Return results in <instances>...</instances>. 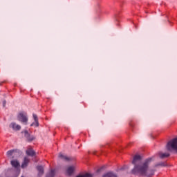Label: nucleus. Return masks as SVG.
Masks as SVG:
<instances>
[{
	"instance_id": "39448f33",
	"label": "nucleus",
	"mask_w": 177,
	"mask_h": 177,
	"mask_svg": "<svg viewBox=\"0 0 177 177\" xmlns=\"http://www.w3.org/2000/svg\"><path fill=\"white\" fill-rule=\"evenodd\" d=\"M8 157H12V158H15V157H19L20 156V151L17 149H12L7 151Z\"/></svg>"
},
{
	"instance_id": "f8f14e48",
	"label": "nucleus",
	"mask_w": 177,
	"mask_h": 177,
	"mask_svg": "<svg viewBox=\"0 0 177 177\" xmlns=\"http://www.w3.org/2000/svg\"><path fill=\"white\" fill-rule=\"evenodd\" d=\"M55 175H56V170L51 169L48 173H47L46 177H55Z\"/></svg>"
},
{
	"instance_id": "f03ea898",
	"label": "nucleus",
	"mask_w": 177,
	"mask_h": 177,
	"mask_svg": "<svg viewBox=\"0 0 177 177\" xmlns=\"http://www.w3.org/2000/svg\"><path fill=\"white\" fill-rule=\"evenodd\" d=\"M166 149L168 151H176L177 153V138L169 141L166 145Z\"/></svg>"
},
{
	"instance_id": "4468645a",
	"label": "nucleus",
	"mask_w": 177,
	"mask_h": 177,
	"mask_svg": "<svg viewBox=\"0 0 177 177\" xmlns=\"http://www.w3.org/2000/svg\"><path fill=\"white\" fill-rule=\"evenodd\" d=\"M26 154L28 156H30V157H34V156H35V151H34V150H32V149H28L26 151Z\"/></svg>"
},
{
	"instance_id": "2eb2a0df",
	"label": "nucleus",
	"mask_w": 177,
	"mask_h": 177,
	"mask_svg": "<svg viewBox=\"0 0 177 177\" xmlns=\"http://www.w3.org/2000/svg\"><path fill=\"white\" fill-rule=\"evenodd\" d=\"M59 158H61V160H64V161H70V160H71L70 158H68L66 156L63 155V153H59Z\"/></svg>"
},
{
	"instance_id": "423d86ee",
	"label": "nucleus",
	"mask_w": 177,
	"mask_h": 177,
	"mask_svg": "<svg viewBox=\"0 0 177 177\" xmlns=\"http://www.w3.org/2000/svg\"><path fill=\"white\" fill-rule=\"evenodd\" d=\"M24 133L28 142H32V140H35V137H34L33 136H30V133H28V131L27 130H25L24 131Z\"/></svg>"
},
{
	"instance_id": "dca6fc26",
	"label": "nucleus",
	"mask_w": 177,
	"mask_h": 177,
	"mask_svg": "<svg viewBox=\"0 0 177 177\" xmlns=\"http://www.w3.org/2000/svg\"><path fill=\"white\" fill-rule=\"evenodd\" d=\"M102 177H117V174L113 172H108L104 174Z\"/></svg>"
},
{
	"instance_id": "6ab92c4d",
	"label": "nucleus",
	"mask_w": 177,
	"mask_h": 177,
	"mask_svg": "<svg viewBox=\"0 0 177 177\" xmlns=\"http://www.w3.org/2000/svg\"><path fill=\"white\" fill-rule=\"evenodd\" d=\"M2 84H3V82H0V85H2Z\"/></svg>"
},
{
	"instance_id": "f3484780",
	"label": "nucleus",
	"mask_w": 177,
	"mask_h": 177,
	"mask_svg": "<svg viewBox=\"0 0 177 177\" xmlns=\"http://www.w3.org/2000/svg\"><path fill=\"white\" fill-rule=\"evenodd\" d=\"M168 165L165 162L157 163L155 167H167Z\"/></svg>"
},
{
	"instance_id": "a211bd4d",
	"label": "nucleus",
	"mask_w": 177,
	"mask_h": 177,
	"mask_svg": "<svg viewBox=\"0 0 177 177\" xmlns=\"http://www.w3.org/2000/svg\"><path fill=\"white\" fill-rule=\"evenodd\" d=\"M3 107H5V106H6V100L3 101Z\"/></svg>"
},
{
	"instance_id": "1a4fd4ad",
	"label": "nucleus",
	"mask_w": 177,
	"mask_h": 177,
	"mask_svg": "<svg viewBox=\"0 0 177 177\" xmlns=\"http://www.w3.org/2000/svg\"><path fill=\"white\" fill-rule=\"evenodd\" d=\"M37 169L38 171L37 176L38 177L42 176V175H44V167H42V166H37Z\"/></svg>"
},
{
	"instance_id": "6e6552de",
	"label": "nucleus",
	"mask_w": 177,
	"mask_h": 177,
	"mask_svg": "<svg viewBox=\"0 0 177 177\" xmlns=\"http://www.w3.org/2000/svg\"><path fill=\"white\" fill-rule=\"evenodd\" d=\"M10 128H12L15 131H20L21 127L15 122H12L10 124Z\"/></svg>"
},
{
	"instance_id": "9d476101",
	"label": "nucleus",
	"mask_w": 177,
	"mask_h": 177,
	"mask_svg": "<svg viewBox=\"0 0 177 177\" xmlns=\"http://www.w3.org/2000/svg\"><path fill=\"white\" fill-rule=\"evenodd\" d=\"M33 118L35 120V122L32 123L30 124V127H33V125H35L36 127H39V123L38 122V117L37 115L33 114Z\"/></svg>"
},
{
	"instance_id": "0eeeda50",
	"label": "nucleus",
	"mask_w": 177,
	"mask_h": 177,
	"mask_svg": "<svg viewBox=\"0 0 177 177\" xmlns=\"http://www.w3.org/2000/svg\"><path fill=\"white\" fill-rule=\"evenodd\" d=\"M28 164H30V159L27 157H25L21 167L23 169L27 168V167H28Z\"/></svg>"
},
{
	"instance_id": "f257e3e1",
	"label": "nucleus",
	"mask_w": 177,
	"mask_h": 177,
	"mask_svg": "<svg viewBox=\"0 0 177 177\" xmlns=\"http://www.w3.org/2000/svg\"><path fill=\"white\" fill-rule=\"evenodd\" d=\"M152 160L151 158H149L142 162V156L136 155L132 161V164L134 165V168L132 169V174L138 176H153L154 175V170L149 168Z\"/></svg>"
},
{
	"instance_id": "ddd939ff",
	"label": "nucleus",
	"mask_w": 177,
	"mask_h": 177,
	"mask_svg": "<svg viewBox=\"0 0 177 177\" xmlns=\"http://www.w3.org/2000/svg\"><path fill=\"white\" fill-rule=\"evenodd\" d=\"M11 165L14 167V168H17L20 167V163L19 162V161L13 160L11 161Z\"/></svg>"
},
{
	"instance_id": "7ed1b4c3",
	"label": "nucleus",
	"mask_w": 177,
	"mask_h": 177,
	"mask_svg": "<svg viewBox=\"0 0 177 177\" xmlns=\"http://www.w3.org/2000/svg\"><path fill=\"white\" fill-rule=\"evenodd\" d=\"M18 121L24 124V125H27V122H28V117L27 116V113L26 112H20L17 115Z\"/></svg>"
},
{
	"instance_id": "20e7f679",
	"label": "nucleus",
	"mask_w": 177,
	"mask_h": 177,
	"mask_svg": "<svg viewBox=\"0 0 177 177\" xmlns=\"http://www.w3.org/2000/svg\"><path fill=\"white\" fill-rule=\"evenodd\" d=\"M76 169L77 167L75 165L68 166L65 170V174L68 176H73L75 173Z\"/></svg>"
},
{
	"instance_id": "9b49d317",
	"label": "nucleus",
	"mask_w": 177,
	"mask_h": 177,
	"mask_svg": "<svg viewBox=\"0 0 177 177\" xmlns=\"http://www.w3.org/2000/svg\"><path fill=\"white\" fill-rule=\"evenodd\" d=\"M158 156L160 158H167V157H169L170 154L169 153H162V152H159Z\"/></svg>"
}]
</instances>
